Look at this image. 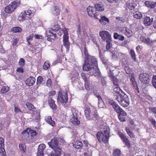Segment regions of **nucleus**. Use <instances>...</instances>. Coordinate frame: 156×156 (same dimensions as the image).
<instances>
[{
	"label": "nucleus",
	"instance_id": "obj_7",
	"mask_svg": "<svg viewBox=\"0 0 156 156\" xmlns=\"http://www.w3.org/2000/svg\"><path fill=\"white\" fill-rule=\"evenodd\" d=\"M62 30L63 33V45L68 50L69 48L70 43L69 41V37L68 36V31L66 28H64Z\"/></svg>",
	"mask_w": 156,
	"mask_h": 156
},
{
	"label": "nucleus",
	"instance_id": "obj_45",
	"mask_svg": "<svg viewBox=\"0 0 156 156\" xmlns=\"http://www.w3.org/2000/svg\"><path fill=\"white\" fill-rule=\"evenodd\" d=\"M9 90V87H8L4 86L2 87L1 90L2 93H5L8 92Z\"/></svg>",
	"mask_w": 156,
	"mask_h": 156
},
{
	"label": "nucleus",
	"instance_id": "obj_61",
	"mask_svg": "<svg viewBox=\"0 0 156 156\" xmlns=\"http://www.w3.org/2000/svg\"><path fill=\"white\" fill-rule=\"evenodd\" d=\"M156 5V2H151V4H150V6L149 7V8H154Z\"/></svg>",
	"mask_w": 156,
	"mask_h": 156
},
{
	"label": "nucleus",
	"instance_id": "obj_50",
	"mask_svg": "<svg viewBox=\"0 0 156 156\" xmlns=\"http://www.w3.org/2000/svg\"><path fill=\"white\" fill-rule=\"evenodd\" d=\"M152 83L155 88L156 87V75H154L152 79Z\"/></svg>",
	"mask_w": 156,
	"mask_h": 156
},
{
	"label": "nucleus",
	"instance_id": "obj_56",
	"mask_svg": "<svg viewBox=\"0 0 156 156\" xmlns=\"http://www.w3.org/2000/svg\"><path fill=\"white\" fill-rule=\"evenodd\" d=\"M81 77L84 80V82H86L87 81V79L86 75L84 73H82L81 74Z\"/></svg>",
	"mask_w": 156,
	"mask_h": 156
},
{
	"label": "nucleus",
	"instance_id": "obj_5",
	"mask_svg": "<svg viewBox=\"0 0 156 156\" xmlns=\"http://www.w3.org/2000/svg\"><path fill=\"white\" fill-rule=\"evenodd\" d=\"M109 103L112 106L115 111L119 114L123 116H126V113L118 104L112 100L109 101Z\"/></svg>",
	"mask_w": 156,
	"mask_h": 156
},
{
	"label": "nucleus",
	"instance_id": "obj_30",
	"mask_svg": "<svg viewBox=\"0 0 156 156\" xmlns=\"http://www.w3.org/2000/svg\"><path fill=\"white\" fill-rule=\"evenodd\" d=\"M112 155L113 156H124L122 154L120 150L118 149L114 150Z\"/></svg>",
	"mask_w": 156,
	"mask_h": 156
},
{
	"label": "nucleus",
	"instance_id": "obj_16",
	"mask_svg": "<svg viewBox=\"0 0 156 156\" xmlns=\"http://www.w3.org/2000/svg\"><path fill=\"white\" fill-rule=\"evenodd\" d=\"M129 104V98L127 95H124L120 105L123 107H126L128 106Z\"/></svg>",
	"mask_w": 156,
	"mask_h": 156
},
{
	"label": "nucleus",
	"instance_id": "obj_44",
	"mask_svg": "<svg viewBox=\"0 0 156 156\" xmlns=\"http://www.w3.org/2000/svg\"><path fill=\"white\" fill-rule=\"evenodd\" d=\"M118 134L122 141L124 139L125 140L127 138L126 135L122 132L120 131H119L118 132Z\"/></svg>",
	"mask_w": 156,
	"mask_h": 156
},
{
	"label": "nucleus",
	"instance_id": "obj_29",
	"mask_svg": "<svg viewBox=\"0 0 156 156\" xmlns=\"http://www.w3.org/2000/svg\"><path fill=\"white\" fill-rule=\"evenodd\" d=\"M48 103L51 108L53 109H56L57 108V106L55 103V101L52 99L48 100Z\"/></svg>",
	"mask_w": 156,
	"mask_h": 156
},
{
	"label": "nucleus",
	"instance_id": "obj_9",
	"mask_svg": "<svg viewBox=\"0 0 156 156\" xmlns=\"http://www.w3.org/2000/svg\"><path fill=\"white\" fill-rule=\"evenodd\" d=\"M139 79L141 83L144 84H148L150 81L149 75L146 73H141L139 75Z\"/></svg>",
	"mask_w": 156,
	"mask_h": 156
},
{
	"label": "nucleus",
	"instance_id": "obj_28",
	"mask_svg": "<svg viewBox=\"0 0 156 156\" xmlns=\"http://www.w3.org/2000/svg\"><path fill=\"white\" fill-rule=\"evenodd\" d=\"M140 40L142 42H143L147 45L149 44L152 41L149 38H146L145 37L142 36L140 37Z\"/></svg>",
	"mask_w": 156,
	"mask_h": 156
},
{
	"label": "nucleus",
	"instance_id": "obj_37",
	"mask_svg": "<svg viewBox=\"0 0 156 156\" xmlns=\"http://www.w3.org/2000/svg\"><path fill=\"white\" fill-rule=\"evenodd\" d=\"M125 70L127 74H130L132 73V70L127 65H124V67Z\"/></svg>",
	"mask_w": 156,
	"mask_h": 156
},
{
	"label": "nucleus",
	"instance_id": "obj_11",
	"mask_svg": "<svg viewBox=\"0 0 156 156\" xmlns=\"http://www.w3.org/2000/svg\"><path fill=\"white\" fill-rule=\"evenodd\" d=\"M46 147L45 145L43 144H40L37 148V156H44V150Z\"/></svg>",
	"mask_w": 156,
	"mask_h": 156
},
{
	"label": "nucleus",
	"instance_id": "obj_51",
	"mask_svg": "<svg viewBox=\"0 0 156 156\" xmlns=\"http://www.w3.org/2000/svg\"><path fill=\"white\" fill-rule=\"evenodd\" d=\"M112 41H106L107 43L106 46V49H107L109 50L112 47V44L111 43Z\"/></svg>",
	"mask_w": 156,
	"mask_h": 156
},
{
	"label": "nucleus",
	"instance_id": "obj_49",
	"mask_svg": "<svg viewBox=\"0 0 156 156\" xmlns=\"http://www.w3.org/2000/svg\"><path fill=\"white\" fill-rule=\"evenodd\" d=\"M124 143H125V145L128 147H130L131 145L129 140L127 138L125 139H124L122 141Z\"/></svg>",
	"mask_w": 156,
	"mask_h": 156
},
{
	"label": "nucleus",
	"instance_id": "obj_40",
	"mask_svg": "<svg viewBox=\"0 0 156 156\" xmlns=\"http://www.w3.org/2000/svg\"><path fill=\"white\" fill-rule=\"evenodd\" d=\"M26 146L24 144H20L19 145V148L22 151L23 153L26 152Z\"/></svg>",
	"mask_w": 156,
	"mask_h": 156
},
{
	"label": "nucleus",
	"instance_id": "obj_15",
	"mask_svg": "<svg viewBox=\"0 0 156 156\" xmlns=\"http://www.w3.org/2000/svg\"><path fill=\"white\" fill-rule=\"evenodd\" d=\"M53 149L54 150L50 153V156H59L61 155L62 150L60 148L57 147Z\"/></svg>",
	"mask_w": 156,
	"mask_h": 156
},
{
	"label": "nucleus",
	"instance_id": "obj_19",
	"mask_svg": "<svg viewBox=\"0 0 156 156\" xmlns=\"http://www.w3.org/2000/svg\"><path fill=\"white\" fill-rule=\"evenodd\" d=\"M25 105L29 110L32 111L34 112L33 114L32 115V116L33 117V115H34L35 114L34 112H35L36 108L32 105V104L29 102H26V103Z\"/></svg>",
	"mask_w": 156,
	"mask_h": 156
},
{
	"label": "nucleus",
	"instance_id": "obj_57",
	"mask_svg": "<svg viewBox=\"0 0 156 156\" xmlns=\"http://www.w3.org/2000/svg\"><path fill=\"white\" fill-rule=\"evenodd\" d=\"M116 19L122 23H124L125 22V19L123 17H116Z\"/></svg>",
	"mask_w": 156,
	"mask_h": 156
},
{
	"label": "nucleus",
	"instance_id": "obj_21",
	"mask_svg": "<svg viewBox=\"0 0 156 156\" xmlns=\"http://www.w3.org/2000/svg\"><path fill=\"white\" fill-rule=\"evenodd\" d=\"M96 10L99 12L102 11L105 9L104 6L102 4H97L94 5Z\"/></svg>",
	"mask_w": 156,
	"mask_h": 156
},
{
	"label": "nucleus",
	"instance_id": "obj_1",
	"mask_svg": "<svg viewBox=\"0 0 156 156\" xmlns=\"http://www.w3.org/2000/svg\"><path fill=\"white\" fill-rule=\"evenodd\" d=\"M96 66H98L97 59L95 57L91 55L85 60L83 69L88 71L90 68Z\"/></svg>",
	"mask_w": 156,
	"mask_h": 156
},
{
	"label": "nucleus",
	"instance_id": "obj_46",
	"mask_svg": "<svg viewBox=\"0 0 156 156\" xmlns=\"http://www.w3.org/2000/svg\"><path fill=\"white\" fill-rule=\"evenodd\" d=\"M23 12H25V13L26 14H25V16L26 17H27V18H29V16H31L32 15V11L30 10H28L27 11H24Z\"/></svg>",
	"mask_w": 156,
	"mask_h": 156
},
{
	"label": "nucleus",
	"instance_id": "obj_55",
	"mask_svg": "<svg viewBox=\"0 0 156 156\" xmlns=\"http://www.w3.org/2000/svg\"><path fill=\"white\" fill-rule=\"evenodd\" d=\"M118 117L119 120L122 122L126 121L125 118L124 117L122 116L120 114H119Z\"/></svg>",
	"mask_w": 156,
	"mask_h": 156
},
{
	"label": "nucleus",
	"instance_id": "obj_39",
	"mask_svg": "<svg viewBox=\"0 0 156 156\" xmlns=\"http://www.w3.org/2000/svg\"><path fill=\"white\" fill-rule=\"evenodd\" d=\"M28 130H29V134H30V136L32 137H34L37 134V133L35 130L31 129L30 128H28Z\"/></svg>",
	"mask_w": 156,
	"mask_h": 156
},
{
	"label": "nucleus",
	"instance_id": "obj_13",
	"mask_svg": "<svg viewBox=\"0 0 156 156\" xmlns=\"http://www.w3.org/2000/svg\"><path fill=\"white\" fill-rule=\"evenodd\" d=\"M143 22L145 26H149L151 25L153 22V19L147 16H145L143 18Z\"/></svg>",
	"mask_w": 156,
	"mask_h": 156
},
{
	"label": "nucleus",
	"instance_id": "obj_2",
	"mask_svg": "<svg viewBox=\"0 0 156 156\" xmlns=\"http://www.w3.org/2000/svg\"><path fill=\"white\" fill-rule=\"evenodd\" d=\"M109 130L106 129L104 131V133L101 132H98L97 134V137L100 142H102L105 143H107L108 141Z\"/></svg>",
	"mask_w": 156,
	"mask_h": 156
},
{
	"label": "nucleus",
	"instance_id": "obj_20",
	"mask_svg": "<svg viewBox=\"0 0 156 156\" xmlns=\"http://www.w3.org/2000/svg\"><path fill=\"white\" fill-rule=\"evenodd\" d=\"M87 11L88 15L91 17H93L95 11L94 7L92 6H89L87 8Z\"/></svg>",
	"mask_w": 156,
	"mask_h": 156
},
{
	"label": "nucleus",
	"instance_id": "obj_24",
	"mask_svg": "<svg viewBox=\"0 0 156 156\" xmlns=\"http://www.w3.org/2000/svg\"><path fill=\"white\" fill-rule=\"evenodd\" d=\"M124 96H123L118 93L115 96L114 98L115 100H116L118 101L119 104L120 105V103L122 102V100H123V98Z\"/></svg>",
	"mask_w": 156,
	"mask_h": 156
},
{
	"label": "nucleus",
	"instance_id": "obj_41",
	"mask_svg": "<svg viewBox=\"0 0 156 156\" xmlns=\"http://www.w3.org/2000/svg\"><path fill=\"white\" fill-rule=\"evenodd\" d=\"M101 85L105 87L106 85V78L105 77H102L101 78Z\"/></svg>",
	"mask_w": 156,
	"mask_h": 156
},
{
	"label": "nucleus",
	"instance_id": "obj_18",
	"mask_svg": "<svg viewBox=\"0 0 156 156\" xmlns=\"http://www.w3.org/2000/svg\"><path fill=\"white\" fill-rule=\"evenodd\" d=\"M91 112V110L88 108H86L84 110L85 115L87 120H89L91 119V115L93 113Z\"/></svg>",
	"mask_w": 156,
	"mask_h": 156
},
{
	"label": "nucleus",
	"instance_id": "obj_31",
	"mask_svg": "<svg viewBox=\"0 0 156 156\" xmlns=\"http://www.w3.org/2000/svg\"><path fill=\"white\" fill-rule=\"evenodd\" d=\"M83 146L82 143L81 142L77 141L73 144V147L77 149L81 148Z\"/></svg>",
	"mask_w": 156,
	"mask_h": 156
},
{
	"label": "nucleus",
	"instance_id": "obj_62",
	"mask_svg": "<svg viewBox=\"0 0 156 156\" xmlns=\"http://www.w3.org/2000/svg\"><path fill=\"white\" fill-rule=\"evenodd\" d=\"M26 14L25 13V12H22L20 15V16H21V17L23 18V20H24L25 19H26V16H25V14Z\"/></svg>",
	"mask_w": 156,
	"mask_h": 156
},
{
	"label": "nucleus",
	"instance_id": "obj_36",
	"mask_svg": "<svg viewBox=\"0 0 156 156\" xmlns=\"http://www.w3.org/2000/svg\"><path fill=\"white\" fill-rule=\"evenodd\" d=\"M11 31L14 33L20 32L22 31V29L19 27H16L12 28Z\"/></svg>",
	"mask_w": 156,
	"mask_h": 156
},
{
	"label": "nucleus",
	"instance_id": "obj_43",
	"mask_svg": "<svg viewBox=\"0 0 156 156\" xmlns=\"http://www.w3.org/2000/svg\"><path fill=\"white\" fill-rule=\"evenodd\" d=\"M50 63L48 61H46L43 65V69L45 70H47L50 67Z\"/></svg>",
	"mask_w": 156,
	"mask_h": 156
},
{
	"label": "nucleus",
	"instance_id": "obj_59",
	"mask_svg": "<svg viewBox=\"0 0 156 156\" xmlns=\"http://www.w3.org/2000/svg\"><path fill=\"white\" fill-rule=\"evenodd\" d=\"M127 28L126 27H122L120 28V31L122 33L125 34Z\"/></svg>",
	"mask_w": 156,
	"mask_h": 156
},
{
	"label": "nucleus",
	"instance_id": "obj_47",
	"mask_svg": "<svg viewBox=\"0 0 156 156\" xmlns=\"http://www.w3.org/2000/svg\"><path fill=\"white\" fill-rule=\"evenodd\" d=\"M130 53L132 58H133L135 61H136V58L135 53L133 49H131L130 51Z\"/></svg>",
	"mask_w": 156,
	"mask_h": 156
},
{
	"label": "nucleus",
	"instance_id": "obj_27",
	"mask_svg": "<svg viewBox=\"0 0 156 156\" xmlns=\"http://www.w3.org/2000/svg\"><path fill=\"white\" fill-rule=\"evenodd\" d=\"M113 37L115 39H119L121 41L123 40L124 39V37L123 35L119 34L117 33H115L114 34Z\"/></svg>",
	"mask_w": 156,
	"mask_h": 156
},
{
	"label": "nucleus",
	"instance_id": "obj_53",
	"mask_svg": "<svg viewBox=\"0 0 156 156\" xmlns=\"http://www.w3.org/2000/svg\"><path fill=\"white\" fill-rule=\"evenodd\" d=\"M96 96L98 99V104H102L103 103H104L100 95L99 94H98L96 95Z\"/></svg>",
	"mask_w": 156,
	"mask_h": 156
},
{
	"label": "nucleus",
	"instance_id": "obj_3",
	"mask_svg": "<svg viewBox=\"0 0 156 156\" xmlns=\"http://www.w3.org/2000/svg\"><path fill=\"white\" fill-rule=\"evenodd\" d=\"M51 27V28L48 29V31H46V32L48 36L50 37L51 39L53 40L56 38V34L55 33H56V31L59 29V27L56 22L55 24L52 25Z\"/></svg>",
	"mask_w": 156,
	"mask_h": 156
},
{
	"label": "nucleus",
	"instance_id": "obj_42",
	"mask_svg": "<svg viewBox=\"0 0 156 156\" xmlns=\"http://www.w3.org/2000/svg\"><path fill=\"white\" fill-rule=\"evenodd\" d=\"M14 111L16 113L21 112V113L24 112L25 113H28V112L27 110H23V112L20 109L17 107H15Z\"/></svg>",
	"mask_w": 156,
	"mask_h": 156
},
{
	"label": "nucleus",
	"instance_id": "obj_33",
	"mask_svg": "<svg viewBox=\"0 0 156 156\" xmlns=\"http://www.w3.org/2000/svg\"><path fill=\"white\" fill-rule=\"evenodd\" d=\"M53 9V10L51 11L52 13L55 15H58L60 13L59 7L57 6H55Z\"/></svg>",
	"mask_w": 156,
	"mask_h": 156
},
{
	"label": "nucleus",
	"instance_id": "obj_4",
	"mask_svg": "<svg viewBox=\"0 0 156 156\" xmlns=\"http://www.w3.org/2000/svg\"><path fill=\"white\" fill-rule=\"evenodd\" d=\"M57 100L58 102H60L62 104L65 105L68 101L67 93L66 92L59 91Z\"/></svg>",
	"mask_w": 156,
	"mask_h": 156
},
{
	"label": "nucleus",
	"instance_id": "obj_52",
	"mask_svg": "<svg viewBox=\"0 0 156 156\" xmlns=\"http://www.w3.org/2000/svg\"><path fill=\"white\" fill-rule=\"evenodd\" d=\"M25 61L23 58H21L19 61V64L22 67L24 66L25 64Z\"/></svg>",
	"mask_w": 156,
	"mask_h": 156
},
{
	"label": "nucleus",
	"instance_id": "obj_22",
	"mask_svg": "<svg viewBox=\"0 0 156 156\" xmlns=\"http://www.w3.org/2000/svg\"><path fill=\"white\" fill-rule=\"evenodd\" d=\"M5 151L4 139L3 138L0 137V152L4 153Z\"/></svg>",
	"mask_w": 156,
	"mask_h": 156
},
{
	"label": "nucleus",
	"instance_id": "obj_8",
	"mask_svg": "<svg viewBox=\"0 0 156 156\" xmlns=\"http://www.w3.org/2000/svg\"><path fill=\"white\" fill-rule=\"evenodd\" d=\"M99 34L102 40L104 41H112V37L109 32L105 30L99 32Z\"/></svg>",
	"mask_w": 156,
	"mask_h": 156
},
{
	"label": "nucleus",
	"instance_id": "obj_54",
	"mask_svg": "<svg viewBox=\"0 0 156 156\" xmlns=\"http://www.w3.org/2000/svg\"><path fill=\"white\" fill-rule=\"evenodd\" d=\"M84 55L85 59L87 58H88V57L90 56L88 52V51L86 48H84Z\"/></svg>",
	"mask_w": 156,
	"mask_h": 156
},
{
	"label": "nucleus",
	"instance_id": "obj_35",
	"mask_svg": "<svg viewBox=\"0 0 156 156\" xmlns=\"http://www.w3.org/2000/svg\"><path fill=\"white\" fill-rule=\"evenodd\" d=\"M126 130L130 138H134L135 137V135L131 131L129 128L126 127Z\"/></svg>",
	"mask_w": 156,
	"mask_h": 156
},
{
	"label": "nucleus",
	"instance_id": "obj_25",
	"mask_svg": "<svg viewBox=\"0 0 156 156\" xmlns=\"http://www.w3.org/2000/svg\"><path fill=\"white\" fill-rule=\"evenodd\" d=\"M45 120L48 123L53 126L55 124V122L51 119V116H48L45 117Z\"/></svg>",
	"mask_w": 156,
	"mask_h": 156
},
{
	"label": "nucleus",
	"instance_id": "obj_63",
	"mask_svg": "<svg viewBox=\"0 0 156 156\" xmlns=\"http://www.w3.org/2000/svg\"><path fill=\"white\" fill-rule=\"evenodd\" d=\"M52 84V82L50 78H49L48 79L46 83V84L48 87L51 86Z\"/></svg>",
	"mask_w": 156,
	"mask_h": 156
},
{
	"label": "nucleus",
	"instance_id": "obj_26",
	"mask_svg": "<svg viewBox=\"0 0 156 156\" xmlns=\"http://www.w3.org/2000/svg\"><path fill=\"white\" fill-rule=\"evenodd\" d=\"M133 17L137 19H140L143 17L142 14L140 12L136 11L133 13Z\"/></svg>",
	"mask_w": 156,
	"mask_h": 156
},
{
	"label": "nucleus",
	"instance_id": "obj_14",
	"mask_svg": "<svg viewBox=\"0 0 156 156\" xmlns=\"http://www.w3.org/2000/svg\"><path fill=\"white\" fill-rule=\"evenodd\" d=\"M58 144L57 138L52 139L51 142L48 143L50 147L53 149H55V148L58 147Z\"/></svg>",
	"mask_w": 156,
	"mask_h": 156
},
{
	"label": "nucleus",
	"instance_id": "obj_6",
	"mask_svg": "<svg viewBox=\"0 0 156 156\" xmlns=\"http://www.w3.org/2000/svg\"><path fill=\"white\" fill-rule=\"evenodd\" d=\"M20 4V2L15 1L12 2L10 4L5 7V11L8 13H12Z\"/></svg>",
	"mask_w": 156,
	"mask_h": 156
},
{
	"label": "nucleus",
	"instance_id": "obj_64",
	"mask_svg": "<svg viewBox=\"0 0 156 156\" xmlns=\"http://www.w3.org/2000/svg\"><path fill=\"white\" fill-rule=\"evenodd\" d=\"M149 119L152 123L156 127V121H155L154 119L152 118H150Z\"/></svg>",
	"mask_w": 156,
	"mask_h": 156
},
{
	"label": "nucleus",
	"instance_id": "obj_38",
	"mask_svg": "<svg viewBox=\"0 0 156 156\" xmlns=\"http://www.w3.org/2000/svg\"><path fill=\"white\" fill-rule=\"evenodd\" d=\"M125 34L126 35L127 37H129L133 35V33L132 31L128 28H127Z\"/></svg>",
	"mask_w": 156,
	"mask_h": 156
},
{
	"label": "nucleus",
	"instance_id": "obj_48",
	"mask_svg": "<svg viewBox=\"0 0 156 156\" xmlns=\"http://www.w3.org/2000/svg\"><path fill=\"white\" fill-rule=\"evenodd\" d=\"M127 6L129 9L132 10L135 8L136 5L133 3H129L127 4Z\"/></svg>",
	"mask_w": 156,
	"mask_h": 156
},
{
	"label": "nucleus",
	"instance_id": "obj_10",
	"mask_svg": "<svg viewBox=\"0 0 156 156\" xmlns=\"http://www.w3.org/2000/svg\"><path fill=\"white\" fill-rule=\"evenodd\" d=\"M90 71L89 72L90 75L91 76H100L101 73L99 69L98 68V66H96L92 68H90L87 71Z\"/></svg>",
	"mask_w": 156,
	"mask_h": 156
},
{
	"label": "nucleus",
	"instance_id": "obj_23",
	"mask_svg": "<svg viewBox=\"0 0 156 156\" xmlns=\"http://www.w3.org/2000/svg\"><path fill=\"white\" fill-rule=\"evenodd\" d=\"M130 81L132 83V84L133 85L134 88L135 89L136 91L138 93L139 92V90L137 84L135 80V79L133 78H131L130 79Z\"/></svg>",
	"mask_w": 156,
	"mask_h": 156
},
{
	"label": "nucleus",
	"instance_id": "obj_60",
	"mask_svg": "<svg viewBox=\"0 0 156 156\" xmlns=\"http://www.w3.org/2000/svg\"><path fill=\"white\" fill-rule=\"evenodd\" d=\"M19 41V39L18 38H16L14 39L12 41V44L13 46H15L16 45Z\"/></svg>",
	"mask_w": 156,
	"mask_h": 156
},
{
	"label": "nucleus",
	"instance_id": "obj_32",
	"mask_svg": "<svg viewBox=\"0 0 156 156\" xmlns=\"http://www.w3.org/2000/svg\"><path fill=\"white\" fill-rule=\"evenodd\" d=\"M43 78L41 76H38L37 78L36 82L37 87V88L41 85L43 81Z\"/></svg>",
	"mask_w": 156,
	"mask_h": 156
},
{
	"label": "nucleus",
	"instance_id": "obj_58",
	"mask_svg": "<svg viewBox=\"0 0 156 156\" xmlns=\"http://www.w3.org/2000/svg\"><path fill=\"white\" fill-rule=\"evenodd\" d=\"M98 39V37L97 36H94L92 37V40L93 42L96 44L97 42V41Z\"/></svg>",
	"mask_w": 156,
	"mask_h": 156
},
{
	"label": "nucleus",
	"instance_id": "obj_17",
	"mask_svg": "<svg viewBox=\"0 0 156 156\" xmlns=\"http://www.w3.org/2000/svg\"><path fill=\"white\" fill-rule=\"evenodd\" d=\"M36 81L35 78L32 76H30L25 81L26 84L29 86L33 85Z\"/></svg>",
	"mask_w": 156,
	"mask_h": 156
},
{
	"label": "nucleus",
	"instance_id": "obj_34",
	"mask_svg": "<svg viewBox=\"0 0 156 156\" xmlns=\"http://www.w3.org/2000/svg\"><path fill=\"white\" fill-rule=\"evenodd\" d=\"M99 22L102 23L105 21L107 22L108 23H109V19L105 16H101L100 19H99Z\"/></svg>",
	"mask_w": 156,
	"mask_h": 156
},
{
	"label": "nucleus",
	"instance_id": "obj_12",
	"mask_svg": "<svg viewBox=\"0 0 156 156\" xmlns=\"http://www.w3.org/2000/svg\"><path fill=\"white\" fill-rule=\"evenodd\" d=\"M79 119L78 115L76 113L75 115L74 114L73 115V116L70 119V121L73 124L77 126L80 124Z\"/></svg>",
	"mask_w": 156,
	"mask_h": 156
}]
</instances>
